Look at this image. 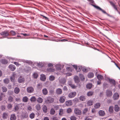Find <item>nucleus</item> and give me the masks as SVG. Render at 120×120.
Returning a JSON list of instances; mask_svg holds the SVG:
<instances>
[{"mask_svg":"<svg viewBox=\"0 0 120 120\" xmlns=\"http://www.w3.org/2000/svg\"><path fill=\"white\" fill-rule=\"evenodd\" d=\"M54 99L50 97H48L47 98V99L45 101V102L47 103H52L53 102Z\"/></svg>","mask_w":120,"mask_h":120,"instance_id":"f257e3e1","label":"nucleus"},{"mask_svg":"<svg viewBox=\"0 0 120 120\" xmlns=\"http://www.w3.org/2000/svg\"><path fill=\"white\" fill-rule=\"evenodd\" d=\"M81 111L78 108H75L74 110V112L75 114L77 115H80L81 114Z\"/></svg>","mask_w":120,"mask_h":120,"instance_id":"f03ea898","label":"nucleus"},{"mask_svg":"<svg viewBox=\"0 0 120 120\" xmlns=\"http://www.w3.org/2000/svg\"><path fill=\"white\" fill-rule=\"evenodd\" d=\"M0 34L3 37L7 36L9 35L8 31H5L2 32L0 33Z\"/></svg>","mask_w":120,"mask_h":120,"instance_id":"7ed1b4c3","label":"nucleus"},{"mask_svg":"<svg viewBox=\"0 0 120 120\" xmlns=\"http://www.w3.org/2000/svg\"><path fill=\"white\" fill-rule=\"evenodd\" d=\"M16 76V74L15 73V72H13L12 75L10 78L11 81L14 82H15V79Z\"/></svg>","mask_w":120,"mask_h":120,"instance_id":"20e7f679","label":"nucleus"},{"mask_svg":"<svg viewBox=\"0 0 120 120\" xmlns=\"http://www.w3.org/2000/svg\"><path fill=\"white\" fill-rule=\"evenodd\" d=\"M76 93L75 92H72L70 93L68 95L69 97L71 98L74 97L76 95Z\"/></svg>","mask_w":120,"mask_h":120,"instance_id":"39448f33","label":"nucleus"},{"mask_svg":"<svg viewBox=\"0 0 120 120\" xmlns=\"http://www.w3.org/2000/svg\"><path fill=\"white\" fill-rule=\"evenodd\" d=\"M66 99V97L64 96H61L60 97L59 101L61 103H63L65 101Z\"/></svg>","mask_w":120,"mask_h":120,"instance_id":"423d86ee","label":"nucleus"},{"mask_svg":"<svg viewBox=\"0 0 120 120\" xmlns=\"http://www.w3.org/2000/svg\"><path fill=\"white\" fill-rule=\"evenodd\" d=\"M28 116V114L27 112H24L22 113V118H27Z\"/></svg>","mask_w":120,"mask_h":120,"instance_id":"0eeeda50","label":"nucleus"},{"mask_svg":"<svg viewBox=\"0 0 120 120\" xmlns=\"http://www.w3.org/2000/svg\"><path fill=\"white\" fill-rule=\"evenodd\" d=\"M93 6L94 7L96 8L97 9L101 11L104 13L106 14H107V13L104 10L102 9L99 6L94 5H93Z\"/></svg>","mask_w":120,"mask_h":120,"instance_id":"6e6552de","label":"nucleus"},{"mask_svg":"<svg viewBox=\"0 0 120 120\" xmlns=\"http://www.w3.org/2000/svg\"><path fill=\"white\" fill-rule=\"evenodd\" d=\"M27 90L28 92L30 93L34 91V89L32 87H29L27 88Z\"/></svg>","mask_w":120,"mask_h":120,"instance_id":"1a4fd4ad","label":"nucleus"},{"mask_svg":"<svg viewBox=\"0 0 120 120\" xmlns=\"http://www.w3.org/2000/svg\"><path fill=\"white\" fill-rule=\"evenodd\" d=\"M18 82L21 83L23 82L24 81L25 79L24 78L20 76L18 78Z\"/></svg>","mask_w":120,"mask_h":120,"instance_id":"9d476101","label":"nucleus"},{"mask_svg":"<svg viewBox=\"0 0 120 120\" xmlns=\"http://www.w3.org/2000/svg\"><path fill=\"white\" fill-rule=\"evenodd\" d=\"M106 94L107 96L108 97H110L112 95V92L109 90H107L106 91Z\"/></svg>","mask_w":120,"mask_h":120,"instance_id":"9b49d317","label":"nucleus"},{"mask_svg":"<svg viewBox=\"0 0 120 120\" xmlns=\"http://www.w3.org/2000/svg\"><path fill=\"white\" fill-rule=\"evenodd\" d=\"M68 85L72 89H75L77 87V86L73 84L71 81L69 82Z\"/></svg>","mask_w":120,"mask_h":120,"instance_id":"f8f14e48","label":"nucleus"},{"mask_svg":"<svg viewBox=\"0 0 120 120\" xmlns=\"http://www.w3.org/2000/svg\"><path fill=\"white\" fill-rule=\"evenodd\" d=\"M98 113L99 116H104L105 114L104 111L102 110H99Z\"/></svg>","mask_w":120,"mask_h":120,"instance_id":"ddd939ff","label":"nucleus"},{"mask_svg":"<svg viewBox=\"0 0 120 120\" xmlns=\"http://www.w3.org/2000/svg\"><path fill=\"white\" fill-rule=\"evenodd\" d=\"M9 67L11 71H14L16 69L15 66L12 64H11L9 66Z\"/></svg>","mask_w":120,"mask_h":120,"instance_id":"4468645a","label":"nucleus"},{"mask_svg":"<svg viewBox=\"0 0 120 120\" xmlns=\"http://www.w3.org/2000/svg\"><path fill=\"white\" fill-rule=\"evenodd\" d=\"M109 2L110 4L117 11H118V10L117 8V6L112 2L110 1Z\"/></svg>","mask_w":120,"mask_h":120,"instance_id":"2eb2a0df","label":"nucleus"},{"mask_svg":"<svg viewBox=\"0 0 120 120\" xmlns=\"http://www.w3.org/2000/svg\"><path fill=\"white\" fill-rule=\"evenodd\" d=\"M62 90L60 88L57 89L56 90V93L58 95L62 94Z\"/></svg>","mask_w":120,"mask_h":120,"instance_id":"dca6fc26","label":"nucleus"},{"mask_svg":"<svg viewBox=\"0 0 120 120\" xmlns=\"http://www.w3.org/2000/svg\"><path fill=\"white\" fill-rule=\"evenodd\" d=\"M42 110L43 112L45 113H46L48 111L47 108L45 105L43 106L42 107Z\"/></svg>","mask_w":120,"mask_h":120,"instance_id":"f3484780","label":"nucleus"},{"mask_svg":"<svg viewBox=\"0 0 120 120\" xmlns=\"http://www.w3.org/2000/svg\"><path fill=\"white\" fill-rule=\"evenodd\" d=\"M65 103L67 106H70L72 104V102L71 100L66 101Z\"/></svg>","mask_w":120,"mask_h":120,"instance_id":"a211bd4d","label":"nucleus"},{"mask_svg":"<svg viewBox=\"0 0 120 120\" xmlns=\"http://www.w3.org/2000/svg\"><path fill=\"white\" fill-rule=\"evenodd\" d=\"M101 105V104L99 103H96L94 105V107L95 109L99 108Z\"/></svg>","mask_w":120,"mask_h":120,"instance_id":"6ab92c4d","label":"nucleus"},{"mask_svg":"<svg viewBox=\"0 0 120 120\" xmlns=\"http://www.w3.org/2000/svg\"><path fill=\"white\" fill-rule=\"evenodd\" d=\"M16 119V116L14 114L11 115L10 119V120H15Z\"/></svg>","mask_w":120,"mask_h":120,"instance_id":"aec40b11","label":"nucleus"},{"mask_svg":"<svg viewBox=\"0 0 120 120\" xmlns=\"http://www.w3.org/2000/svg\"><path fill=\"white\" fill-rule=\"evenodd\" d=\"M119 95L118 93H116L113 95V98L114 100H117L119 98Z\"/></svg>","mask_w":120,"mask_h":120,"instance_id":"412c9836","label":"nucleus"},{"mask_svg":"<svg viewBox=\"0 0 120 120\" xmlns=\"http://www.w3.org/2000/svg\"><path fill=\"white\" fill-rule=\"evenodd\" d=\"M94 103V101L92 100H89L87 102V104L88 106H90L92 105Z\"/></svg>","mask_w":120,"mask_h":120,"instance_id":"4be33fe9","label":"nucleus"},{"mask_svg":"<svg viewBox=\"0 0 120 120\" xmlns=\"http://www.w3.org/2000/svg\"><path fill=\"white\" fill-rule=\"evenodd\" d=\"M20 91V89L17 87L15 88L14 90V92L16 94H18Z\"/></svg>","mask_w":120,"mask_h":120,"instance_id":"5701e85b","label":"nucleus"},{"mask_svg":"<svg viewBox=\"0 0 120 120\" xmlns=\"http://www.w3.org/2000/svg\"><path fill=\"white\" fill-rule=\"evenodd\" d=\"M43 94L44 95H46L48 94V91L47 89L45 88H44L42 90Z\"/></svg>","mask_w":120,"mask_h":120,"instance_id":"b1692460","label":"nucleus"},{"mask_svg":"<svg viewBox=\"0 0 120 120\" xmlns=\"http://www.w3.org/2000/svg\"><path fill=\"white\" fill-rule=\"evenodd\" d=\"M35 108L37 111H40L41 108L40 105L39 104H37L35 106Z\"/></svg>","mask_w":120,"mask_h":120,"instance_id":"393cba45","label":"nucleus"},{"mask_svg":"<svg viewBox=\"0 0 120 120\" xmlns=\"http://www.w3.org/2000/svg\"><path fill=\"white\" fill-rule=\"evenodd\" d=\"M37 102L39 103H41L43 101V99L41 97H39L37 99Z\"/></svg>","mask_w":120,"mask_h":120,"instance_id":"a878e982","label":"nucleus"},{"mask_svg":"<svg viewBox=\"0 0 120 120\" xmlns=\"http://www.w3.org/2000/svg\"><path fill=\"white\" fill-rule=\"evenodd\" d=\"M109 80L111 84H113L114 85H115V81L113 79H109Z\"/></svg>","mask_w":120,"mask_h":120,"instance_id":"bb28decb","label":"nucleus"},{"mask_svg":"<svg viewBox=\"0 0 120 120\" xmlns=\"http://www.w3.org/2000/svg\"><path fill=\"white\" fill-rule=\"evenodd\" d=\"M20 106H22L21 104H19L16 105L15 107V110H18L19 109Z\"/></svg>","mask_w":120,"mask_h":120,"instance_id":"cd10ccee","label":"nucleus"},{"mask_svg":"<svg viewBox=\"0 0 120 120\" xmlns=\"http://www.w3.org/2000/svg\"><path fill=\"white\" fill-rule=\"evenodd\" d=\"M46 79L45 77L44 74H41V75L40 79L42 81H45Z\"/></svg>","mask_w":120,"mask_h":120,"instance_id":"c85d7f7f","label":"nucleus"},{"mask_svg":"<svg viewBox=\"0 0 120 120\" xmlns=\"http://www.w3.org/2000/svg\"><path fill=\"white\" fill-rule=\"evenodd\" d=\"M94 76V74L93 73L91 72L89 73L88 75V77L90 78H93Z\"/></svg>","mask_w":120,"mask_h":120,"instance_id":"c756f323","label":"nucleus"},{"mask_svg":"<svg viewBox=\"0 0 120 120\" xmlns=\"http://www.w3.org/2000/svg\"><path fill=\"white\" fill-rule=\"evenodd\" d=\"M49 113L52 115H53L55 113V111L52 108L50 110Z\"/></svg>","mask_w":120,"mask_h":120,"instance_id":"7c9ffc66","label":"nucleus"},{"mask_svg":"<svg viewBox=\"0 0 120 120\" xmlns=\"http://www.w3.org/2000/svg\"><path fill=\"white\" fill-rule=\"evenodd\" d=\"M114 109L116 112H118L120 110V108L117 105H116L115 106Z\"/></svg>","mask_w":120,"mask_h":120,"instance_id":"2f4dec72","label":"nucleus"},{"mask_svg":"<svg viewBox=\"0 0 120 120\" xmlns=\"http://www.w3.org/2000/svg\"><path fill=\"white\" fill-rule=\"evenodd\" d=\"M86 99L85 97L83 95L80 96L79 98V100L81 101H84Z\"/></svg>","mask_w":120,"mask_h":120,"instance_id":"473e14b6","label":"nucleus"},{"mask_svg":"<svg viewBox=\"0 0 120 120\" xmlns=\"http://www.w3.org/2000/svg\"><path fill=\"white\" fill-rule=\"evenodd\" d=\"M22 100L24 102H27L28 101V98L26 97H24L23 98Z\"/></svg>","mask_w":120,"mask_h":120,"instance_id":"72a5a7b5","label":"nucleus"},{"mask_svg":"<svg viewBox=\"0 0 120 120\" xmlns=\"http://www.w3.org/2000/svg\"><path fill=\"white\" fill-rule=\"evenodd\" d=\"M64 113V110L62 109H60L59 110V115L61 116Z\"/></svg>","mask_w":120,"mask_h":120,"instance_id":"f704fd0d","label":"nucleus"},{"mask_svg":"<svg viewBox=\"0 0 120 120\" xmlns=\"http://www.w3.org/2000/svg\"><path fill=\"white\" fill-rule=\"evenodd\" d=\"M94 94V92L92 91H90L87 92V95L88 96H92Z\"/></svg>","mask_w":120,"mask_h":120,"instance_id":"c9c22d12","label":"nucleus"},{"mask_svg":"<svg viewBox=\"0 0 120 120\" xmlns=\"http://www.w3.org/2000/svg\"><path fill=\"white\" fill-rule=\"evenodd\" d=\"M30 101L31 102H34L36 100V98L34 96H32L30 99Z\"/></svg>","mask_w":120,"mask_h":120,"instance_id":"e433bc0d","label":"nucleus"},{"mask_svg":"<svg viewBox=\"0 0 120 120\" xmlns=\"http://www.w3.org/2000/svg\"><path fill=\"white\" fill-rule=\"evenodd\" d=\"M35 115L34 113L33 112H32L30 114V117L31 119H33L34 118Z\"/></svg>","mask_w":120,"mask_h":120,"instance_id":"4c0bfd02","label":"nucleus"},{"mask_svg":"<svg viewBox=\"0 0 120 120\" xmlns=\"http://www.w3.org/2000/svg\"><path fill=\"white\" fill-rule=\"evenodd\" d=\"M92 85L91 83H88L86 86V87L88 89H90L91 88Z\"/></svg>","mask_w":120,"mask_h":120,"instance_id":"58836bf2","label":"nucleus"},{"mask_svg":"<svg viewBox=\"0 0 120 120\" xmlns=\"http://www.w3.org/2000/svg\"><path fill=\"white\" fill-rule=\"evenodd\" d=\"M2 91L3 92H6L7 90V88L4 86H3L1 88Z\"/></svg>","mask_w":120,"mask_h":120,"instance_id":"ea45409f","label":"nucleus"},{"mask_svg":"<svg viewBox=\"0 0 120 120\" xmlns=\"http://www.w3.org/2000/svg\"><path fill=\"white\" fill-rule=\"evenodd\" d=\"M75 81L76 82H77L79 81V78L78 76H75L74 77Z\"/></svg>","mask_w":120,"mask_h":120,"instance_id":"a19ab883","label":"nucleus"},{"mask_svg":"<svg viewBox=\"0 0 120 120\" xmlns=\"http://www.w3.org/2000/svg\"><path fill=\"white\" fill-rule=\"evenodd\" d=\"M70 119L71 120H76L77 118L75 116H72L70 117Z\"/></svg>","mask_w":120,"mask_h":120,"instance_id":"79ce46f5","label":"nucleus"},{"mask_svg":"<svg viewBox=\"0 0 120 120\" xmlns=\"http://www.w3.org/2000/svg\"><path fill=\"white\" fill-rule=\"evenodd\" d=\"M13 101V99L12 97L10 96L8 98V101L10 102Z\"/></svg>","mask_w":120,"mask_h":120,"instance_id":"37998d69","label":"nucleus"},{"mask_svg":"<svg viewBox=\"0 0 120 120\" xmlns=\"http://www.w3.org/2000/svg\"><path fill=\"white\" fill-rule=\"evenodd\" d=\"M1 62L3 64H6L7 63V61L5 59H2L1 60Z\"/></svg>","mask_w":120,"mask_h":120,"instance_id":"c03bdc74","label":"nucleus"},{"mask_svg":"<svg viewBox=\"0 0 120 120\" xmlns=\"http://www.w3.org/2000/svg\"><path fill=\"white\" fill-rule=\"evenodd\" d=\"M97 78L99 80H101L103 79V76L100 75H98L97 76Z\"/></svg>","mask_w":120,"mask_h":120,"instance_id":"a18cd8bd","label":"nucleus"},{"mask_svg":"<svg viewBox=\"0 0 120 120\" xmlns=\"http://www.w3.org/2000/svg\"><path fill=\"white\" fill-rule=\"evenodd\" d=\"M4 82L5 84H8L9 82V80L8 79L6 78L4 80Z\"/></svg>","mask_w":120,"mask_h":120,"instance_id":"49530a36","label":"nucleus"},{"mask_svg":"<svg viewBox=\"0 0 120 120\" xmlns=\"http://www.w3.org/2000/svg\"><path fill=\"white\" fill-rule=\"evenodd\" d=\"M113 107L112 106H111L109 108V111L110 112H112L113 111Z\"/></svg>","mask_w":120,"mask_h":120,"instance_id":"de8ad7c7","label":"nucleus"},{"mask_svg":"<svg viewBox=\"0 0 120 120\" xmlns=\"http://www.w3.org/2000/svg\"><path fill=\"white\" fill-rule=\"evenodd\" d=\"M47 70L49 71L53 72L55 70L54 69L49 68L47 69Z\"/></svg>","mask_w":120,"mask_h":120,"instance_id":"09e8293b","label":"nucleus"},{"mask_svg":"<svg viewBox=\"0 0 120 120\" xmlns=\"http://www.w3.org/2000/svg\"><path fill=\"white\" fill-rule=\"evenodd\" d=\"M55 77L53 75L50 76L49 77V79L50 80L52 81L54 79Z\"/></svg>","mask_w":120,"mask_h":120,"instance_id":"8fccbe9b","label":"nucleus"},{"mask_svg":"<svg viewBox=\"0 0 120 120\" xmlns=\"http://www.w3.org/2000/svg\"><path fill=\"white\" fill-rule=\"evenodd\" d=\"M60 82L63 83H65L66 82V80L64 78H63L62 79H61L60 80Z\"/></svg>","mask_w":120,"mask_h":120,"instance_id":"3c124183","label":"nucleus"},{"mask_svg":"<svg viewBox=\"0 0 120 120\" xmlns=\"http://www.w3.org/2000/svg\"><path fill=\"white\" fill-rule=\"evenodd\" d=\"M8 116V115L7 113H4L3 114V119H5Z\"/></svg>","mask_w":120,"mask_h":120,"instance_id":"603ef678","label":"nucleus"},{"mask_svg":"<svg viewBox=\"0 0 120 120\" xmlns=\"http://www.w3.org/2000/svg\"><path fill=\"white\" fill-rule=\"evenodd\" d=\"M72 112V110L71 109L68 108L67 109V113H70Z\"/></svg>","mask_w":120,"mask_h":120,"instance_id":"864d4df0","label":"nucleus"},{"mask_svg":"<svg viewBox=\"0 0 120 120\" xmlns=\"http://www.w3.org/2000/svg\"><path fill=\"white\" fill-rule=\"evenodd\" d=\"M33 76L34 78L36 79L38 76V75L37 73H34L33 74Z\"/></svg>","mask_w":120,"mask_h":120,"instance_id":"5fc2aeb1","label":"nucleus"},{"mask_svg":"<svg viewBox=\"0 0 120 120\" xmlns=\"http://www.w3.org/2000/svg\"><path fill=\"white\" fill-rule=\"evenodd\" d=\"M61 65L60 64H57L56 66V69L57 70H59L60 69V67Z\"/></svg>","mask_w":120,"mask_h":120,"instance_id":"6e6d98bb","label":"nucleus"},{"mask_svg":"<svg viewBox=\"0 0 120 120\" xmlns=\"http://www.w3.org/2000/svg\"><path fill=\"white\" fill-rule=\"evenodd\" d=\"M79 76L80 77L82 80H84V77L82 74H79Z\"/></svg>","mask_w":120,"mask_h":120,"instance_id":"4d7b16f0","label":"nucleus"},{"mask_svg":"<svg viewBox=\"0 0 120 120\" xmlns=\"http://www.w3.org/2000/svg\"><path fill=\"white\" fill-rule=\"evenodd\" d=\"M92 118V116H90V117H87L85 119V120H92V118Z\"/></svg>","mask_w":120,"mask_h":120,"instance_id":"13d9d810","label":"nucleus"},{"mask_svg":"<svg viewBox=\"0 0 120 120\" xmlns=\"http://www.w3.org/2000/svg\"><path fill=\"white\" fill-rule=\"evenodd\" d=\"M88 111L87 108H85L83 110L82 112L83 114H85Z\"/></svg>","mask_w":120,"mask_h":120,"instance_id":"bf43d9fd","label":"nucleus"},{"mask_svg":"<svg viewBox=\"0 0 120 120\" xmlns=\"http://www.w3.org/2000/svg\"><path fill=\"white\" fill-rule=\"evenodd\" d=\"M3 96L5 97V96L3 93L1 94V95H0V101L2 100Z\"/></svg>","mask_w":120,"mask_h":120,"instance_id":"052dcab7","label":"nucleus"},{"mask_svg":"<svg viewBox=\"0 0 120 120\" xmlns=\"http://www.w3.org/2000/svg\"><path fill=\"white\" fill-rule=\"evenodd\" d=\"M52 120H58V118L56 116H53L52 118Z\"/></svg>","mask_w":120,"mask_h":120,"instance_id":"680f3d73","label":"nucleus"},{"mask_svg":"<svg viewBox=\"0 0 120 120\" xmlns=\"http://www.w3.org/2000/svg\"><path fill=\"white\" fill-rule=\"evenodd\" d=\"M66 69L69 71H72V70L71 69V68L70 67H67L66 68Z\"/></svg>","mask_w":120,"mask_h":120,"instance_id":"e2e57ef3","label":"nucleus"},{"mask_svg":"<svg viewBox=\"0 0 120 120\" xmlns=\"http://www.w3.org/2000/svg\"><path fill=\"white\" fill-rule=\"evenodd\" d=\"M11 34L13 35H15L16 33L14 31L12 30L11 31Z\"/></svg>","mask_w":120,"mask_h":120,"instance_id":"0e129e2a","label":"nucleus"},{"mask_svg":"<svg viewBox=\"0 0 120 120\" xmlns=\"http://www.w3.org/2000/svg\"><path fill=\"white\" fill-rule=\"evenodd\" d=\"M82 71L83 72L87 71V69L85 67H84L82 68Z\"/></svg>","mask_w":120,"mask_h":120,"instance_id":"69168bd1","label":"nucleus"},{"mask_svg":"<svg viewBox=\"0 0 120 120\" xmlns=\"http://www.w3.org/2000/svg\"><path fill=\"white\" fill-rule=\"evenodd\" d=\"M49 93L50 94H53L54 91L53 90H50L49 91Z\"/></svg>","mask_w":120,"mask_h":120,"instance_id":"338daca9","label":"nucleus"},{"mask_svg":"<svg viewBox=\"0 0 120 120\" xmlns=\"http://www.w3.org/2000/svg\"><path fill=\"white\" fill-rule=\"evenodd\" d=\"M14 64L18 67L20 65L18 62H14Z\"/></svg>","mask_w":120,"mask_h":120,"instance_id":"774afa93","label":"nucleus"}]
</instances>
